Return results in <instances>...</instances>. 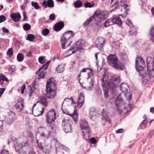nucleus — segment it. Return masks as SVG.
<instances>
[{
    "label": "nucleus",
    "mask_w": 154,
    "mask_h": 154,
    "mask_svg": "<svg viewBox=\"0 0 154 154\" xmlns=\"http://www.w3.org/2000/svg\"><path fill=\"white\" fill-rule=\"evenodd\" d=\"M101 85L104 91V95L105 97H109V90L114 94L116 92V88L119 84L120 78L117 75L107 79V77L104 75L101 79Z\"/></svg>",
    "instance_id": "obj_1"
},
{
    "label": "nucleus",
    "mask_w": 154,
    "mask_h": 154,
    "mask_svg": "<svg viewBox=\"0 0 154 154\" xmlns=\"http://www.w3.org/2000/svg\"><path fill=\"white\" fill-rule=\"evenodd\" d=\"M74 35L71 30H68L65 32L60 39V42L62 49H64L70 46L72 42L70 40L73 37Z\"/></svg>",
    "instance_id": "obj_2"
},
{
    "label": "nucleus",
    "mask_w": 154,
    "mask_h": 154,
    "mask_svg": "<svg viewBox=\"0 0 154 154\" xmlns=\"http://www.w3.org/2000/svg\"><path fill=\"white\" fill-rule=\"evenodd\" d=\"M107 59L110 65L115 68L116 69L122 70L124 69L123 65L118 59L115 55H109L107 57Z\"/></svg>",
    "instance_id": "obj_3"
},
{
    "label": "nucleus",
    "mask_w": 154,
    "mask_h": 154,
    "mask_svg": "<svg viewBox=\"0 0 154 154\" xmlns=\"http://www.w3.org/2000/svg\"><path fill=\"white\" fill-rule=\"evenodd\" d=\"M52 80H53V78H50L46 83V96L48 98H54L56 94L54 90L56 88V84Z\"/></svg>",
    "instance_id": "obj_4"
},
{
    "label": "nucleus",
    "mask_w": 154,
    "mask_h": 154,
    "mask_svg": "<svg viewBox=\"0 0 154 154\" xmlns=\"http://www.w3.org/2000/svg\"><path fill=\"white\" fill-rule=\"evenodd\" d=\"M56 113L54 110L48 111L46 115V121L48 127L50 128L51 130L54 128V125L52 124L56 119Z\"/></svg>",
    "instance_id": "obj_5"
},
{
    "label": "nucleus",
    "mask_w": 154,
    "mask_h": 154,
    "mask_svg": "<svg viewBox=\"0 0 154 154\" xmlns=\"http://www.w3.org/2000/svg\"><path fill=\"white\" fill-rule=\"evenodd\" d=\"M85 46V40L83 39H79L71 46L70 48L69 49L67 52L74 50L72 53L69 54V55H70L76 52L78 50L82 49Z\"/></svg>",
    "instance_id": "obj_6"
},
{
    "label": "nucleus",
    "mask_w": 154,
    "mask_h": 154,
    "mask_svg": "<svg viewBox=\"0 0 154 154\" xmlns=\"http://www.w3.org/2000/svg\"><path fill=\"white\" fill-rule=\"evenodd\" d=\"M72 121L70 119H64L62 122V127L66 133L71 132V125Z\"/></svg>",
    "instance_id": "obj_7"
},
{
    "label": "nucleus",
    "mask_w": 154,
    "mask_h": 154,
    "mask_svg": "<svg viewBox=\"0 0 154 154\" xmlns=\"http://www.w3.org/2000/svg\"><path fill=\"white\" fill-rule=\"evenodd\" d=\"M88 79H89V78H91V81L90 82V84L88 86L85 87V89L87 90L88 91H91L92 90V88H93L94 80L93 78V72L90 69V70H88Z\"/></svg>",
    "instance_id": "obj_8"
},
{
    "label": "nucleus",
    "mask_w": 154,
    "mask_h": 154,
    "mask_svg": "<svg viewBox=\"0 0 154 154\" xmlns=\"http://www.w3.org/2000/svg\"><path fill=\"white\" fill-rule=\"evenodd\" d=\"M104 42L105 40L103 38H98L96 41L95 46L99 50H101L104 46Z\"/></svg>",
    "instance_id": "obj_9"
},
{
    "label": "nucleus",
    "mask_w": 154,
    "mask_h": 154,
    "mask_svg": "<svg viewBox=\"0 0 154 154\" xmlns=\"http://www.w3.org/2000/svg\"><path fill=\"white\" fill-rule=\"evenodd\" d=\"M94 17V19L95 17H97L101 20H105L107 17V15L105 14V12L104 11L101 12H98L97 11H96L93 16Z\"/></svg>",
    "instance_id": "obj_10"
},
{
    "label": "nucleus",
    "mask_w": 154,
    "mask_h": 154,
    "mask_svg": "<svg viewBox=\"0 0 154 154\" xmlns=\"http://www.w3.org/2000/svg\"><path fill=\"white\" fill-rule=\"evenodd\" d=\"M23 98L20 97L18 100L16 104L15 108L18 112H20L23 108L24 104L23 103Z\"/></svg>",
    "instance_id": "obj_11"
},
{
    "label": "nucleus",
    "mask_w": 154,
    "mask_h": 154,
    "mask_svg": "<svg viewBox=\"0 0 154 154\" xmlns=\"http://www.w3.org/2000/svg\"><path fill=\"white\" fill-rule=\"evenodd\" d=\"M39 130L42 131V132L40 133L41 136L43 138H47L49 136L50 134L49 131H48L47 130L44 128H41V129H39Z\"/></svg>",
    "instance_id": "obj_12"
},
{
    "label": "nucleus",
    "mask_w": 154,
    "mask_h": 154,
    "mask_svg": "<svg viewBox=\"0 0 154 154\" xmlns=\"http://www.w3.org/2000/svg\"><path fill=\"white\" fill-rule=\"evenodd\" d=\"M85 101V95L83 92H81L78 99V105L79 108L83 105Z\"/></svg>",
    "instance_id": "obj_13"
},
{
    "label": "nucleus",
    "mask_w": 154,
    "mask_h": 154,
    "mask_svg": "<svg viewBox=\"0 0 154 154\" xmlns=\"http://www.w3.org/2000/svg\"><path fill=\"white\" fill-rule=\"evenodd\" d=\"M64 25V23L63 21L59 22L54 25V30L56 31H60L63 27Z\"/></svg>",
    "instance_id": "obj_14"
},
{
    "label": "nucleus",
    "mask_w": 154,
    "mask_h": 154,
    "mask_svg": "<svg viewBox=\"0 0 154 154\" xmlns=\"http://www.w3.org/2000/svg\"><path fill=\"white\" fill-rule=\"evenodd\" d=\"M10 17L15 22L18 21L21 18V16L19 13L11 14Z\"/></svg>",
    "instance_id": "obj_15"
},
{
    "label": "nucleus",
    "mask_w": 154,
    "mask_h": 154,
    "mask_svg": "<svg viewBox=\"0 0 154 154\" xmlns=\"http://www.w3.org/2000/svg\"><path fill=\"white\" fill-rule=\"evenodd\" d=\"M112 21L113 24H117L120 26L122 24V22L120 18L117 16H114L112 17Z\"/></svg>",
    "instance_id": "obj_16"
},
{
    "label": "nucleus",
    "mask_w": 154,
    "mask_h": 154,
    "mask_svg": "<svg viewBox=\"0 0 154 154\" xmlns=\"http://www.w3.org/2000/svg\"><path fill=\"white\" fill-rule=\"evenodd\" d=\"M63 112L66 114H67L68 115H70L72 117L73 120L74 121L76 122L78 121V113L77 112V111L76 110H74L72 114H69L66 112H65L63 111Z\"/></svg>",
    "instance_id": "obj_17"
},
{
    "label": "nucleus",
    "mask_w": 154,
    "mask_h": 154,
    "mask_svg": "<svg viewBox=\"0 0 154 154\" xmlns=\"http://www.w3.org/2000/svg\"><path fill=\"white\" fill-rule=\"evenodd\" d=\"M101 115L102 116V119L103 120H105L107 122L109 123H110L111 121L109 118L108 117L107 113L106 112V111L104 109H103Z\"/></svg>",
    "instance_id": "obj_18"
},
{
    "label": "nucleus",
    "mask_w": 154,
    "mask_h": 154,
    "mask_svg": "<svg viewBox=\"0 0 154 154\" xmlns=\"http://www.w3.org/2000/svg\"><path fill=\"white\" fill-rule=\"evenodd\" d=\"M26 143H19L16 146H15V149L16 151L18 152L19 153L20 152H22L23 150L22 148L23 146H24Z\"/></svg>",
    "instance_id": "obj_19"
},
{
    "label": "nucleus",
    "mask_w": 154,
    "mask_h": 154,
    "mask_svg": "<svg viewBox=\"0 0 154 154\" xmlns=\"http://www.w3.org/2000/svg\"><path fill=\"white\" fill-rule=\"evenodd\" d=\"M128 21L132 26L131 27V30L129 32V36H130L132 35H135L137 33V32L136 28L134 26L131 21L129 19Z\"/></svg>",
    "instance_id": "obj_20"
},
{
    "label": "nucleus",
    "mask_w": 154,
    "mask_h": 154,
    "mask_svg": "<svg viewBox=\"0 0 154 154\" xmlns=\"http://www.w3.org/2000/svg\"><path fill=\"white\" fill-rule=\"evenodd\" d=\"M128 86L126 83H123L120 86V89L122 92L124 93L128 92Z\"/></svg>",
    "instance_id": "obj_21"
},
{
    "label": "nucleus",
    "mask_w": 154,
    "mask_h": 154,
    "mask_svg": "<svg viewBox=\"0 0 154 154\" xmlns=\"http://www.w3.org/2000/svg\"><path fill=\"white\" fill-rule=\"evenodd\" d=\"M80 124L81 128L89 126L88 122L85 119H82L80 120Z\"/></svg>",
    "instance_id": "obj_22"
},
{
    "label": "nucleus",
    "mask_w": 154,
    "mask_h": 154,
    "mask_svg": "<svg viewBox=\"0 0 154 154\" xmlns=\"http://www.w3.org/2000/svg\"><path fill=\"white\" fill-rule=\"evenodd\" d=\"M8 82L9 79L2 73L0 74V84L2 85L4 81Z\"/></svg>",
    "instance_id": "obj_23"
},
{
    "label": "nucleus",
    "mask_w": 154,
    "mask_h": 154,
    "mask_svg": "<svg viewBox=\"0 0 154 154\" xmlns=\"http://www.w3.org/2000/svg\"><path fill=\"white\" fill-rule=\"evenodd\" d=\"M40 100L41 103L45 106H46L47 105V101L45 96H40Z\"/></svg>",
    "instance_id": "obj_24"
},
{
    "label": "nucleus",
    "mask_w": 154,
    "mask_h": 154,
    "mask_svg": "<svg viewBox=\"0 0 154 154\" xmlns=\"http://www.w3.org/2000/svg\"><path fill=\"white\" fill-rule=\"evenodd\" d=\"M128 6V5L127 4H125L123 8L125 10V11L123 14H121L120 15V16H122V17L123 18H125L126 16L128 13L127 12L129 11V9H127V8Z\"/></svg>",
    "instance_id": "obj_25"
},
{
    "label": "nucleus",
    "mask_w": 154,
    "mask_h": 154,
    "mask_svg": "<svg viewBox=\"0 0 154 154\" xmlns=\"http://www.w3.org/2000/svg\"><path fill=\"white\" fill-rule=\"evenodd\" d=\"M94 20V16H92L88 20H87L84 23V26L87 27Z\"/></svg>",
    "instance_id": "obj_26"
},
{
    "label": "nucleus",
    "mask_w": 154,
    "mask_h": 154,
    "mask_svg": "<svg viewBox=\"0 0 154 154\" xmlns=\"http://www.w3.org/2000/svg\"><path fill=\"white\" fill-rule=\"evenodd\" d=\"M50 146L47 145H44L42 150L46 154H49L50 152Z\"/></svg>",
    "instance_id": "obj_27"
},
{
    "label": "nucleus",
    "mask_w": 154,
    "mask_h": 154,
    "mask_svg": "<svg viewBox=\"0 0 154 154\" xmlns=\"http://www.w3.org/2000/svg\"><path fill=\"white\" fill-rule=\"evenodd\" d=\"M150 36V40L154 42V27H152L151 28L149 33Z\"/></svg>",
    "instance_id": "obj_28"
},
{
    "label": "nucleus",
    "mask_w": 154,
    "mask_h": 154,
    "mask_svg": "<svg viewBox=\"0 0 154 154\" xmlns=\"http://www.w3.org/2000/svg\"><path fill=\"white\" fill-rule=\"evenodd\" d=\"M10 122H13L17 119L15 113L14 112L10 111Z\"/></svg>",
    "instance_id": "obj_29"
},
{
    "label": "nucleus",
    "mask_w": 154,
    "mask_h": 154,
    "mask_svg": "<svg viewBox=\"0 0 154 154\" xmlns=\"http://www.w3.org/2000/svg\"><path fill=\"white\" fill-rule=\"evenodd\" d=\"M97 114V113L94 109L93 108L90 109L89 114L91 117V118L92 119L93 117L96 116Z\"/></svg>",
    "instance_id": "obj_30"
},
{
    "label": "nucleus",
    "mask_w": 154,
    "mask_h": 154,
    "mask_svg": "<svg viewBox=\"0 0 154 154\" xmlns=\"http://www.w3.org/2000/svg\"><path fill=\"white\" fill-rule=\"evenodd\" d=\"M81 129L83 134H85L86 133H90V129L89 126Z\"/></svg>",
    "instance_id": "obj_31"
},
{
    "label": "nucleus",
    "mask_w": 154,
    "mask_h": 154,
    "mask_svg": "<svg viewBox=\"0 0 154 154\" xmlns=\"http://www.w3.org/2000/svg\"><path fill=\"white\" fill-rule=\"evenodd\" d=\"M113 24L112 18L111 19H108L106 20L104 23V26L106 27L112 25Z\"/></svg>",
    "instance_id": "obj_32"
},
{
    "label": "nucleus",
    "mask_w": 154,
    "mask_h": 154,
    "mask_svg": "<svg viewBox=\"0 0 154 154\" xmlns=\"http://www.w3.org/2000/svg\"><path fill=\"white\" fill-rule=\"evenodd\" d=\"M64 66L63 65H59L56 69V71L58 73H60L62 72L64 70Z\"/></svg>",
    "instance_id": "obj_33"
},
{
    "label": "nucleus",
    "mask_w": 154,
    "mask_h": 154,
    "mask_svg": "<svg viewBox=\"0 0 154 154\" xmlns=\"http://www.w3.org/2000/svg\"><path fill=\"white\" fill-rule=\"evenodd\" d=\"M54 6V3L53 0H48L47 1V8H53Z\"/></svg>",
    "instance_id": "obj_34"
},
{
    "label": "nucleus",
    "mask_w": 154,
    "mask_h": 154,
    "mask_svg": "<svg viewBox=\"0 0 154 154\" xmlns=\"http://www.w3.org/2000/svg\"><path fill=\"white\" fill-rule=\"evenodd\" d=\"M82 5V2L80 0H78L74 2V5L75 7L79 8L81 7Z\"/></svg>",
    "instance_id": "obj_35"
},
{
    "label": "nucleus",
    "mask_w": 154,
    "mask_h": 154,
    "mask_svg": "<svg viewBox=\"0 0 154 154\" xmlns=\"http://www.w3.org/2000/svg\"><path fill=\"white\" fill-rule=\"evenodd\" d=\"M17 58L19 62H21L24 59L23 54L21 53H19L17 55Z\"/></svg>",
    "instance_id": "obj_36"
},
{
    "label": "nucleus",
    "mask_w": 154,
    "mask_h": 154,
    "mask_svg": "<svg viewBox=\"0 0 154 154\" xmlns=\"http://www.w3.org/2000/svg\"><path fill=\"white\" fill-rule=\"evenodd\" d=\"M35 38V36L31 34H28L27 36V39L31 42L33 41Z\"/></svg>",
    "instance_id": "obj_37"
},
{
    "label": "nucleus",
    "mask_w": 154,
    "mask_h": 154,
    "mask_svg": "<svg viewBox=\"0 0 154 154\" xmlns=\"http://www.w3.org/2000/svg\"><path fill=\"white\" fill-rule=\"evenodd\" d=\"M31 5L36 9H38L40 8V7L39 6L38 3L37 2H32Z\"/></svg>",
    "instance_id": "obj_38"
},
{
    "label": "nucleus",
    "mask_w": 154,
    "mask_h": 154,
    "mask_svg": "<svg viewBox=\"0 0 154 154\" xmlns=\"http://www.w3.org/2000/svg\"><path fill=\"white\" fill-rule=\"evenodd\" d=\"M49 30L48 29L45 28L42 30V34L44 36H46L49 34Z\"/></svg>",
    "instance_id": "obj_39"
},
{
    "label": "nucleus",
    "mask_w": 154,
    "mask_h": 154,
    "mask_svg": "<svg viewBox=\"0 0 154 154\" xmlns=\"http://www.w3.org/2000/svg\"><path fill=\"white\" fill-rule=\"evenodd\" d=\"M36 143L39 149H40L41 150H42V149H43V147L44 146H43V145L42 143L39 142L38 140H36Z\"/></svg>",
    "instance_id": "obj_40"
},
{
    "label": "nucleus",
    "mask_w": 154,
    "mask_h": 154,
    "mask_svg": "<svg viewBox=\"0 0 154 154\" xmlns=\"http://www.w3.org/2000/svg\"><path fill=\"white\" fill-rule=\"evenodd\" d=\"M23 29L26 31L29 30L31 28V26L28 23H25L23 26Z\"/></svg>",
    "instance_id": "obj_41"
},
{
    "label": "nucleus",
    "mask_w": 154,
    "mask_h": 154,
    "mask_svg": "<svg viewBox=\"0 0 154 154\" xmlns=\"http://www.w3.org/2000/svg\"><path fill=\"white\" fill-rule=\"evenodd\" d=\"M45 76L44 72L42 70L41 72H39L38 75V79H40L43 78Z\"/></svg>",
    "instance_id": "obj_42"
},
{
    "label": "nucleus",
    "mask_w": 154,
    "mask_h": 154,
    "mask_svg": "<svg viewBox=\"0 0 154 154\" xmlns=\"http://www.w3.org/2000/svg\"><path fill=\"white\" fill-rule=\"evenodd\" d=\"M124 95L125 96L128 100V101H130L132 97L131 94L129 93H126L125 94H124Z\"/></svg>",
    "instance_id": "obj_43"
},
{
    "label": "nucleus",
    "mask_w": 154,
    "mask_h": 154,
    "mask_svg": "<svg viewBox=\"0 0 154 154\" xmlns=\"http://www.w3.org/2000/svg\"><path fill=\"white\" fill-rule=\"evenodd\" d=\"M94 5L93 2L92 3V4L91 5L90 2H87L85 4V6L86 8H91L94 6Z\"/></svg>",
    "instance_id": "obj_44"
},
{
    "label": "nucleus",
    "mask_w": 154,
    "mask_h": 154,
    "mask_svg": "<svg viewBox=\"0 0 154 154\" xmlns=\"http://www.w3.org/2000/svg\"><path fill=\"white\" fill-rule=\"evenodd\" d=\"M83 138L86 140H88L90 137V133H86L85 134H83Z\"/></svg>",
    "instance_id": "obj_45"
},
{
    "label": "nucleus",
    "mask_w": 154,
    "mask_h": 154,
    "mask_svg": "<svg viewBox=\"0 0 154 154\" xmlns=\"http://www.w3.org/2000/svg\"><path fill=\"white\" fill-rule=\"evenodd\" d=\"M35 88H30L29 90V96L30 97L32 96V95L35 92Z\"/></svg>",
    "instance_id": "obj_46"
},
{
    "label": "nucleus",
    "mask_w": 154,
    "mask_h": 154,
    "mask_svg": "<svg viewBox=\"0 0 154 154\" xmlns=\"http://www.w3.org/2000/svg\"><path fill=\"white\" fill-rule=\"evenodd\" d=\"M90 69L88 68H84L81 70L80 72L78 74V77H80L81 76V73L82 72H85L87 70H90Z\"/></svg>",
    "instance_id": "obj_47"
},
{
    "label": "nucleus",
    "mask_w": 154,
    "mask_h": 154,
    "mask_svg": "<svg viewBox=\"0 0 154 154\" xmlns=\"http://www.w3.org/2000/svg\"><path fill=\"white\" fill-rule=\"evenodd\" d=\"M48 66L45 64L43 65L41 68L39 69L38 72H40L42 69L44 70H47L48 69Z\"/></svg>",
    "instance_id": "obj_48"
},
{
    "label": "nucleus",
    "mask_w": 154,
    "mask_h": 154,
    "mask_svg": "<svg viewBox=\"0 0 154 154\" xmlns=\"http://www.w3.org/2000/svg\"><path fill=\"white\" fill-rule=\"evenodd\" d=\"M2 31L3 32V33L2 34L3 35H5V33H8L9 32V29H8L4 27H2Z\"/></svg>",
    "instance_id": "obj_49"
},
{
    "label": "nucleus",
    "mask_w": 154,
    "mask_h": 154,
    "mask_svg": "<svg viewBox=\"0 0 154 154\" xmlns=\"http://www.w3.org/2000/svg\"><path fill=\"white\" fill-rule=\"evenodd\" d=\"M89 141L90 143L93 144L96 143L97 142L96 139L94 137H92L90 138Z\"/></svg>",
    "instance_id": "obj_50"
},
{
    "label": "nucleus",
    "mask_w": 154,
    "mask_h": 154,
    "mask_svg": "<svg viewBox=\"0 0 154 154\" xmlns=\"http://www.w3.org/2000/svg\"><path fill=\"white\" fill-rule=\"evenodd\" d=\"M44 60L45 59L43 56L41 57L38 58L39 62L41 64H43L44 63Z\"/></svg>",
    "instance_id": "obj_51"
},
{
    "label": "nucleus",
    "mask_w": 154,
    "mask_h": 154,
    "mask_svg": "<svg viewBox=\"0 0 154 154\" xmlns=\"http://www.w3.org/2000/svg\"><path fill=\"white\" fill-rule=\"evenodd\" d=\"M6 19V17L4 15L0 16V23L4 22Z\"/></svg>",
    "instance_id": "obj_52"
},
{
    "label": "nucleus",
    "mask_w": 154,
    "mask_h": 154,
    "mask_svg": "<svg viewBox=\"0 0 154 154\" xmlns=\"http://www.w3.org/2000/svg\"><path fill=\"white\" fill-rule=\"evenodd\" d=\"M3 122L2 121H0V131L2 132L3 130Z\"/></svg>",
    "instance_id": "obj_53"
},
{
    "label": "nucleus",
    "mask_w": 154,
    "mask_h": 154,
    "mask_svg": "<svg viewBox=\"0 0 154 154\" xmlns=\"http://www.w3.org/2000/svg\"><path fill=\"white\" fill-rule=\"evenodd\" d=\"M0 154H9V151L3 149L1 151Z\"/></svg>",
    "instance_id": "obj_54"
},
{
    "label": "nucleus",
    "mask_w": 154,
    "mask_h": 154,
    "mask_svg": "<svg viewBox=\"0 0 154 154\" xmlns=\"http://www.w3.org/2000/svg\"><path fill=\"white\" fill-rule=\"evenodd\" d=\"M10 69H11L12 73L14 72L16 70V66L14 65H12L10 67Z\"/></svg>",
    "instance_id": "obj_55"
},
{
    "label": "nucleus",
    "mask_w": 154,
    "mask_h": 154,
    "mask_svg": "<svg viewBox=\"0 0 154 154\" xmlns=\"http://www.w3.org/2000/svg\"><path fill=\"white\" fill-rule=\"evenodd\" d=\"M23 20L24 21L26 20L27 19V14L26 12L24 11H23Z\"/></svg>",
    "instance_id": "obj_56"
},
{
    "label": "nucleus",
    "mask_w": 154,
    "mask_h": 154,
    "mask_svg": "<svg viewBox=\"0 0 154 154\" xmlns=\"http://www.w3.org/2000/svg\"><path fill=\"white\" fill-rule=\"evenodd\" d=\"M55 18V16L54 14H50L49 16L50 19L52 20H54Z\"/></svg>",
    "instance_id": "obj_57"
},
{
    "label": "nucleus",
    "mask_w": 154,
    "mask_h": 154,
    "mask_svg": "<svg viewBox=\"0 0 154 154\" xmlns=\"http://www.w3.org/2000/svg\"><path fill=\"white\" fill-rule=\"evenodd\" d=\"M148 122V119H147L146 118H145V119L140 124V125H141L142 124L145 125Z\"/></svg>",
    "instance_id": "obj_58"
},
{
    "label": "nucleus",
    "mask_w": 154,
    "mask_h": 154,
    "mask_svg": "<svg viewBox=\"0 0 154 154\" xmlns=\"http://www.w3.org/2000/svg\"><path fill=\"white\" fill-rule=\"evenodd\" d=\"M154 135V130H152L151 131L149 134H148V135L149 136H150L151 137L153 135Z\"/></svg>",
    "instance_id": "obj_59"
},
{
    "label": "nucleus",
    "mask_w": 154,
    "mask_h": 154,
    "mask_svg": "<svg viewBox=\"0 0 154 154\" xmlns=\"http://www.w3.org/2000/svg\"><path fill=\"white\" fill-rule=\"evenodd\" d=\"M121 94H120L117 97V98L116 99V100H120V102H122V99L120 97V95Z\"/></svg>",
    "instance_id": "obj_60"
},
{
    "label": "nucleus",
    "mask_w": 154,
    "mask_h": 154,
    "mask_svg": "<svg viewBox=\"0 0 154 154\" xmlns=\"http://www.w3.org/2000/svg\"><path fill=\"white\" fill-rule=\"evenodd\" d=\"M123 129H119L116 131V132L117 133H121L123 132Z\"/></svg>",
    "instance_id": "obj_61"
},
{
    "label": "nucleus",
    "mask_w": 154,
    "mask_h": 154,
    "mask_svg": "<svg viewBox=\"0 0 154 154\" xmlns=\"http://www.w3.org/2000/svg\"><path fill=\"white\" fill-rule=\"evenodd\" d=\"M25 84H24L23 85L22 87H21V92L22 94H23L24 92V90H25Z\"/></svg>",
    "instance_id": "obj_62"
},
{
    "label": "nucleus",
    "mask_w": 154,
    "mask_h": 154,
    "mask_svg": "<svg viewBox=\"0 0 154 154\" xmlns=\"http://www.w3.org/2000/svg\"><path fill=\"white\" fill-rule=\"evenodd\" d=\"M42 5L45 6V8H47V1L46 0H44L42 2Z\"/></svg>",
    "instance_id": "obj_63"
},
{
    "label": "nucleus",
    "mask_w": 154,
    "mask_h": 154,
    "mask_svg": "<svg viewBox=\"0 0 154 154\" xmlns=\"http://www.w3.org/2000/svg\"><path fill=\"white\" fill-rule=\"evenodd\" d=\"M26 55L28 57H31L32 56V53L31 51H29L26 54Z\"/></svg>",
    "instance_id": "obj_64"
}]
</instances>
